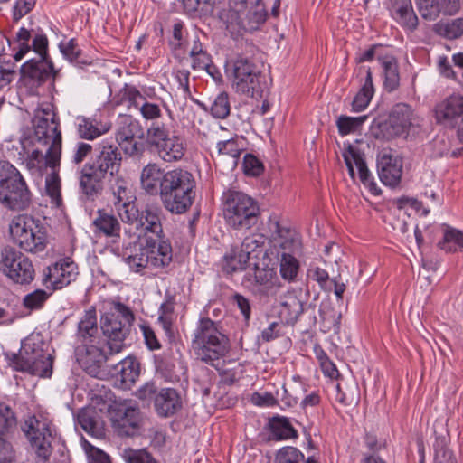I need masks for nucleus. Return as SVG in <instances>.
I'll return each instance as SVG.
<instances>
[{
    "instance_id": "1",
    "label": "nucleus",
    "mask_w": 463,
    "mask_h": 463,
    "mask_svg": "<svg viewBox=\"0 0 463 463\" xmlns=\"http://www.w3.org/2000/svg\"><path fill=\"white\" fill-rule=\"evenodd\" d=\"M140 184L147 194L158 195L163 207L172 214L185 213L196 194L193 174L180 167L165 171L158 164L149 163L141 171Z\"/></svg>"
},
{
    "instance_id": "2",
    "label": "nucleus",
    "mask_w": 463,
    "mask_h": 463,
    "mask_svg": "<svg viewBox=\"0 0 463 463\" xmlns=\"http://www.w3.org/2000/svg\"><path fill=\"white\" fill-rule=\"evenodd\" d=\"M192 347L202 362L216 366L215 362L223 358L230 351V339L219 324L209 317L199 319L194 331Z\"/></svg>"
},
{
    "instance_id": "3",
    "label": "nucleus",
    "mask_w": 463,
    "mask_h": 463,
    "mask_svg": "<svg viewBox=\"0 0 463 463\" xmlns=\"http://www.w3.org/2000/svg\"><path fill=\"white\" fill-rule=\"evenodd\" d=\"M0 203L13 212L28 210L33 194L20 171L7 160H0Z\"/></svg>"
},
{
    "instance_id": "4",
    "label": "nucleus",
    "mask_w": 463,
    "mask_h": 463,
    "mask_svg": "<svg viewBox=\"0 0 463 463\" xmlns=\"http://www.w3.org/2000/svg\"><path fill=\"white\" fill-rule=\"evenodd\" d=\"M0 203L13 212L28 210L33 194L20 171L7 160H0Z\"/></svg>"
},
{
    "instance_id": "5",
    "label": "nucleus",
    "mask_w": 463,
    "mask_h": 463,
    "mask_svg": "<svg viewBox=\"0 0 463 463\" xmlns=\"http://www.w3.org/2000/svg\"><path fill=\"white\" fill-rule=\"evenodd\" d=\"M223 216L226 223L234 230H250L260 216L256 200L247 194L228 189L222 196Z\"/></svg>"
},
{
    "instance_id": "6",
    "label": "nucleus",
    "mask_w": 463,
    "mask_h": 463,
    "mask_svg": "<svg viewBox=\"0 0 463 463\" xmlns=\"http://www.w3.org/2000/svg\"><path fill=\"white\" fill-rule=\"evenodd\" d=\"M146 146L165 163L180 161L186 151L184 139L173 133L169 122L150 123L146 131Z\"/></svg>"
},
{
    "instance_id": "7",
    "label": "nucleus",
    "mask_w": 463,
    "mask_h": 463,
    "mask_svg": "<svg viewBox=\"0 0 463 463\" xmlns=\"http://www.w3.org/2000/svg\"><path fill=\"white\" fill-rule=\"evenodd\" d=\"M226 71L232 77L236 92L254 99L262 98L266 89L265 76L252 58L239 54L227 64Z\"/></svg>"
},
{
    "instance_id": "8",
    "label": "nucleus",
    "mask_w": 463,
    "mask_h": 463,
    "mask_svg": "<svg viewBox=\"0 0 463 463\" xmlns=\"http://www.w3.org/2000/svg\"><path fill=\"white\" fill-rule=\"evenodd\" d=\"M134 320L133 311L121 302L114 303L110 310L101 316L100 328L106 337L109 354H118L123 350L124 341L130 334Z\"/></svg>"
},
{
    "instance_id": "9",
    "label": "nucleus",
    "mask_w": 463,
    "mask_h": 463,
    "mask_svg": "<svg viewBox=\"0 0 463 463\" xmlns=\"http://www.w3.org/2000/svg\"><path fill=\"white\" fill-rule=\"evenodd\" d=\"M14 243L27 252L37 253L47 246L46 229L39 219L28 214L15 216L10 223Z\"/></svg>"
},
{
    "instance_id": "10",
    "label": "nucleus",
    "mask_w": 463,
    "mask_h": 463,
    "mask_svg": "<svg viewBox=\"0 0 463 463\" xmlns=\"http://www.w3.org/2000/svg\"><path fill=\"white\" fill-rule=\"evenodd\" d=\"M416 117L411 107L407 103H397L391 109L388 118L382 121L374 120L371 126V133L380 140H392L407 136L416 124Z\"/></svg>"
},
{
    "instance_id": "11",
    "label": "nucleus",
    "mask_w": 463,
    "mask_h": 463,
    "mask_svg": "<svg viewBox=\"0 0 463 463\" xmlns=\"http://www.w3.org/2000/svg\"><path fill=\"white\" fill-rule=\"evenodd\" d=\"M9 365L15 371L39 377H51L53 359L35 344L25 343L18 354H5Z\"/></svg>"
},
{
    "instance_id": "12",
    "label": "nucleus",
    "mask_w": 463,
    "mask_h": 463,
    "mask_svg": "<svg viewBox=\"0 0 463 463\" xmlns=\"http://www.w3.org/2000/svg\"><path fill=\"white\" fill-rule=\"evenodd\" d=\"M267 12L262 0H238L237 10L227 15L226 29L232 35L252 32L266 21Z\"/></svg>"
},
{
    "instance_id": "13",
    "label": "nucleus",
    "mask_w": 463,
    "mask_h": 463,
    "mask_svg": "<svg viewBox=\"0 0 463 463\" xmlns=\"http://www.w3.org/2000/svg\"><path fill=\"white\" fill-rule=\"evenodd\" d=\"M0 272L14 284L30 285L35 278L32 260L13 246L6 245L0 251Z\"/></svg>"
},
{
    "instance_id": "14",
    "label": "nucleus",
    "mask_w": 463,
    "mask_h": 463,
    "mask_svg": "<svg viewBox=\"0 0 463 463\" xmlns=\"http://www.w3.org/2000/svg\"><path fill=\"white\" fill-rule=\"evenodd\" d=\"M78 275L77 263L70 257H65L43 269L42 283L47 288L58 290L75 281Z\"/></svg>"
},
{
    "instance_id": "15",
    "label": "nucleus",
    "mask_w": 463,
    "mask_h": 463,
    "mask_svg": "<svg viewBox=\"0 0 463 463\" xmlns=\"http://www.w3.org/2000/svg\"><path fill=\"white\" fill-rule=\"evenodd\" d=\"M21 80L25 86L40 87L48 80L52 82L59 75L52 59H31L20 68Z\"/></svg>"
},
{
    "instance_id": "16",
    "label": "nucleus",
    "mask_w": 463,
    "mask_h": 463,
    "mask_svg": "<svg viewBox=\"0 0 463 463\" xmlns=\"http://www.w3.org/2000/svg\"><path fill=\"white\" fill-rule=\"evenodd\" d=\"M165 218L162 208L157 204H146L144 209L137 207V213L133 218H125L122 222L130 225H135L137 229H141L145 235L153 234L154 239L165 238V232L162 221Z\"/></svg>"
},
{
    "instance_id": "17",
    "label": "nucleus",
    "mask_w": 463,
    "mask_h": 463,
    "mask_svg": "<svg viewBox=\"0 0 463 463\" xmlns=\"http://www.w3.org/2000/svg\"><path fill=\"white\" fill-rule=\"evenodd\" d=\"M22 430L32 447L35 449L37 456L44 462L48 461L52 452V433L49 426L41 422L35 416H31L24 421Z\"/></svg>"
},
{
    "instance_id": "18",
    "label": "nucleus",
    "mask_w": 463,
    "mask_h": 463,
    "mask_svg": "<svg viewBox=\"0 0 463 463\" xmlns=\"http://www.w3.org/2000/svg\"><path fill=\"white\" fill-rule=\"evenodd\" d=\"M438 121L446 127L458 128L457 135L463 144V96L451 95L436 108Z\"/></svg>"
},
{
    "instance_id": "19",
    "label": "nucleus",
    "mask_w": 463,
    "mask_h": 463,
    "mask_svg": "<svg viewBox=\"0 0 463 463\" xmlns=\"http://www.w3.org/2000/svg\"><path fill=\"white\" fill-rule=\"evenodd\" d=\"M105 344V341H101L100 344L79 345L75 350L77 361L92 377L100 378L104 374L102 368L108 360V355L103 350Z\"/></svg>"
},
{
    "instance_id": "20",
    "label": "nucleus",
    "mask_w": 463,
    "mask_h": 463,
    "mask_svg": "<svg viewBox=\"0 0 463 463\" xmlns=\"http://www.w3.org/2000/svg\"><path fill=\"white\" fill-rule=\"evenodd\" d=\"M114 196V206L121 221L125 218H133L137 213V197L132 190V185L123 177L116 176L110 185Z\"/></svg>"
},
{
    "instance_id": "21",
    "label": "nucleus",
    "mask_w": 463,
    "mask_h": 463,
    "mask_svg": "<svg viewBox=\"0 0 463 463\" xmlns=\"http://www.w3.org/2000/svg\"><path fill=\"white\" fill-rule=\"evenodd\" d=\"M312 309V316L309 321V326H313L317 323L315 315V306L309 304L305 307V304L300 300L294 292H287L282 298L278 309V317L284 326H294L301 314L308 312Z\"/></svg>"
},
{
    "instance_id": "22",
    "label": "nucleus",
    "mask_w": 463,
    "mask_h": 463,
    "mask_svg": "<svg viewBox=\"0 0 463 463\" xmlns=\"http://www.w3.org/2000/svg\"><path fill=\"white\" fill-rule=\"evenodd\" d=\"M42 116H37L34 120V137L43 145L61 142V132L59 129L60 120L52 107L42 109Z\"/></svg>"
},
{
    "instance_id": "23",
    "label": "nucleus",
    "mask_w": 463,
    "mask_h": 463,
    "mask_svg": "<svg viewBox=\"0 0 463 463\" xmlns=\"http://www.w3.org/2000/svg\"><path fill=\"white\" fill-rule=\"evenodd\" d=\"M95 158L89 162L106 175L114 176L118 174L122 164V154L118 145L109 141H102L98 148Z\"/></svg>"
},
{
    "instance_id": "24",
    "label": "nucleus",
    "mask_w": 463,
    "mask_h": 463,
    "mask_svg": "<svg viewBox=\"0 0 463 463\" xmlns=\"http://www.w3.org/2000/svg\"><path fill=\"white\" fill-rule=\"evenodd\" d=\"M378 175L382 183L394 187L399 184L402 175V160L392 154L391 150H383L377 156Z\"/></svg>"
},
{
    "instance_id": "25",
    "label": "nucleus",
    "mask_w": 463,
    "mask_h": 463,
    "mask_svg": "<svg viewBox=\"0 0 463 463\" xmlns=\"http://www.w3.org/2000/svg\"><path fill=\"white\" fill-rule=\"evenodd\" d=\"M139 410L135 407L118 409L111 418L112 427L120 437H134L140 430Z\"/></svg>"
},
{
    "instance_id": "26",
    "label": "nucleus",
    "mask_w": 463,
    "mask_h": 463,
    "mask_svg": "<svg viewBox=\"0 0 463 463\" xmlns=\"http://www.w3.org/2000/svg\"><path fill=\"white\" fill-rule=\"evenodd\" d=\"M106 176L90 163L83 165L80 176V189L87 200L94 201L101 194Z\"/></svg>"
},
{
    "instance_id": "27",
    "label": "nucleus",
    "mask_w": 463,
    "mask_h": 463,
    "mask_svg": "<svg viewBox=\"0 0 463 463\" xmlns=\"http://www.w3.org/2000/svg\"><path fill=\"white\" fill-rule=\"evenodd\" d=\"M17 425V418L10 406L0 402V458L11 459L14 457L12 444L7 437Z\"/></svg>"
},
{
    "instance_id": "28",
    "label": "nucleus",
    "mask_w": 463,
    "mask_h": 463,
    "mask_svg": "<svg viewBox=\"0 0 463 463\" xmlns=\"http://www.w3.org/2000/svg\"><path fill=\"white\" fill-rule=\"evenodd\" d=\"M387 8L391 16L404 30L414 32L419 25L411 0H388Z\"/></svg>"
},
{
    "instance_id": "29",
    "label": "nucleus",
    "mask_w": 463,
    "mask_h": 463,
    "mask_svg": "<svg viewBox=\"0 0 463 463\" xmlns=\"http://www.w3.org/2000/svg\"><path fill=\"white\" fill-rule=\"evenodd\" d=\"M146 247H149L151 267L163 269L168 267L173 260V249L168 239H146Z\"/></svg>"
},
{
    "instance_id": "30",
    "label": "nucleus",
    "mask_w": 463,
    "mask_h": 463,
    "mask_svg": "<svg viewBox=\"0 0 463 463\" xmlns=\"http://www.w3.org/2000/svg\"><path fill=\"white\" fill-rule=\"evenodd\" d=\"M94 233L107 238L119 239L121 224L118 217L105 209H99L92 222Z\"/></svg>"
},
{
    "instance_id": "31",
    "label": "nucleus",
    "mask_w": 463,
    "mask_h": 463,
    "mask_svg": "<svg viewBox=\"0 0 463 463\" xmlns=\"http://www.w3.org/2000/svg\"><path fill=\"white\" fill-rule=\"evenodd\" d=\"M109 373L124 388H130L140 374V363L134 356H128L114 364Z\"/></svg>"
},
{
    "instance_id": "32",
    "label": "nucleus",
    "mask_w": 463,
    "mask_h": 463,
    "mask_svg": "<svg viewBox=\"0 0 463 463\" xmlns=\"http://www.w3.org/2000/svg\"><path fill=\"white\" fill-rule=\"evenodd\" d=\"M154 408L160 417L168 418L175 415L182 408V400L177 390L161 388Z\"/></svg>"
},
{
    "instance_id": "33",
    "label": "nucleus",
    "mask_w": 463,
    "mask_h": 463,
    "mask_svg": "<svg viewBox=\"0 0 463 463\" xmlns=\"http://www.w3.org/2000/svg\"><path fill=\"white\" fill-rule=\"evenodd\" d=\"M77 338L80 345L89 344H100L105 341L99 335L97 316L95 309L87 310L78 324Z\"/></svg>"
},
{
    "instance_id": "34",
    "label": "nucleus",
    "mask_w": 463,
    "mask_h": 463,
    "mask_svg": "<svg viewBox=\"0 0 463 463\" xmlns=\"http://www.w3.org/2000/svg\"><path fill=\"white\" fill-rule=\"evenodd\" d=\"M271 439L274 440H285L297 439L298 430L293 427L288 418L276 415L269 419V422Z\"/></svg>"
},
{
    "instance_id": "35",
    "label": "nucleus",
    "mask_w": 463,
    "mask_h": 463,
    "mask_svg": "<svg viewBox=\"0 0 463 463\" xmlns=\"http://www.w3.org/2000/svg\"><path fill=\"white\" fill-rule=\"evenodd\" d=\"M378 61L383 70V87L388 92H392L400 86L399 65L392 55L379 56Z\"/></svg>"
},
{
    "instance_id": "36",
    "label": "nucleus",
    "mask_w": 463,
    "mask_h": 463,
    "mask_svg": "<svg viewBox=\"0 0 463 463\" xmlns=\"http://www.w3.org/2000/svg\"><path fill=\"white\" fill-rule=\"evenodd\" d=\"M277 279V272L273 268L268 266L259 267L257 264L245 275V280L250 285L262 286L266 288H271Z\"/></svg>"
},
{
    "instance_id": "37",
    "label": "nucleus",
    "mask_w": 463,
    "mask_h": 463,
    "mask_svg": "<svg viewBox=\"0 0 463 463\" xmlns=\"http://www.w3.org/2000/svg\"><path fill=\"white\" fill-rule=\"evenodd\" d=\"M145 131L140 122L131 117L124 119L121 126L116 133V140L118 144H124V141H133V139H143Z\"/></svg>"
},
{
    "instance_id": "38",
    "label": "nucleus",
    "mask_w": 463,
    "mask_h": 463,
    "mask_svg": "<svg viewBox=\"0 0 463 463\" xmlns=\"http://www.w3.org/2000/svg\"><path fill=\"white\" fill-rule=\"evenodd\" d=\"M249 261L238 246H232L229 251H227L222 260V269L223 272L227 274H232L239 270L245 269Z\"/></svg>"
},
{
    "instance_id": "39",
    "label": "nucleus",
    "mask_w": 463,
    "mask_h": 463,
    "mask_svg": "<svg viewBox=\"0 0 463 463\" xmlns=\"http://www.w3.org/2000/svg\"><path fill=\"white\" fill-rule=\"evenodd\" d=\"M365 72L366 76L364 82L352 102V111L354 112H360L364 110L368 106L374 93L371 69L367 68Z\"/></svg>"
},
{
    "instance_id": "40",
    "label": "nucleus",
    "mask_w": 463,
    "mask_h": 463,
    "mask_svg": "<svg viewBox=\"0 0 463 463\" xmlns=\"http://www.w3.org/2000/svg\"><path fill=\"white\" fill-rule=\"evenodd\" d=\"M436 434L434 449V463H458L453 452L448 448L450 441L447 430L444 433Z\"/></svg>"
},
{
    "instance_id": "41",
    "label": "nucleus",
    "mask_w": 463,
    "mask_h": 463,
    "mask_svg": "<svg viewBox=\"0 0 463 463\" xmlns=\"http://www.w3.org/2000/svg\"><path fill=\"white\" fill-rule=\"evenodd\" d=\"M78 423L88 433L99 436L102 432L99 417L94 408H85L79 411Z\"/></svg>"
},
{
    "instance_id": "42",
    "label": "nucleus",
    "mask_w": 463,
    "mask_h": 463,
    "mask_svg": "<svg viewBox=\"0 0 463 463\" xmlns=\"http://www.w3.org/2000/svg\"><path fill=\"white\" fill-rule=\"evenodd\" d=\"M300 265L298 260L291 254L283 252L279 258V273L281 278L288 282L297 281Z\"/></svg>"
},
{
    "instance_id": "43",
    "label": "nucleus",
    "mask_w": 463,
    "mask_h": 463,
    "mask_svg": "<svg viewBox=\"0 0 463 463\" xmlns=\"http://www.w3.org/2000/svg\"><path fill=\"white\" fill-rule=\"evenodd\" d=\"M189 57L192 60L191 68L194 71H203L213 61L212 56L208 53L198 37L194 40L193 46L189 52Z\"/></svg>"
},
{
    "instance_id": "44",
    "label": "nucleus",
    "mask_w": 463,
    "mask_h": 463,
    "mask_svg": "<svg viewBox=\"0 0 463 463\" xmlns=\"http://www.w3.org/2000/svg\"><path fill=\"white\" fill-rule=\"evenodd\" d=\"M348 152L352 156L359 173V178L361 182L367 185L373 194H378L380 190L377 188L376 184L373 182V177L371 176L370 171L367 168L366 163L360 155L359 152L354 150L351 146L348 147Z\"/></svg>"
},
{
    "instance_id": "45",
    "label": "nucleus",
    "mask_w": 463,
    "mask_h": 463,
    "mask_svg": "<svg viewBox=\"0 0 463 463\" xmlns=\"http://www.w3.org/2000/svg\"><path fill=\"white\" fill-rule=\"evenodd\" d=\"M275 463H317L314 457L305 458L304 454L295 447L286 446L278 450Z\"/></svg>"
},
{
    "instance_id": "46",
    "label": "nucleus",
    "mask_w": 463,
    "mask_h": 463,
    "mask_svg": "<svg viewBox=\"0 0 463 463\" xmlns=\"http://www.w3.org/2000/svg\"><path fill=\"white\" fill-rule=\"evenodd\" d=\"M59 49L63 56L71 63L82 68L85 65L91 64L88 59L82 58L81 50L78 48L75 39H71L67 43L61 42Z\"/></svg>"
},
{
    "instance_id": "47",
    "label": "nucleus",
    "mask_w": 463,
    "mask_h": 463,
    "mask_svg": "<svg viewBox=\"0 0 463 463\" xmlns=\"http://www.w3.org/2000/svg\"><path fill=\"white\" fill-rule=\"evenodd\" d=\"M32 32L24 27H21L16 33L14 43L16 44L13 47L14 53L13 57L15 61H21L32 49V44L29 43L32 38Z\"/></svg>"
},
{
    "instance_id": "48",
    "label": "nucleus",
    "mask_w": 463,
    "mask_h": 463,
    "mask_svg": "<svg viewBox=\"0 0 463 463\" xmlns=\"http://www.w3.org/2000/svg\"><path fill=\"white\" fill-rule=\"evenodd\" d=\"M438 247L447 253L456 252L458 247L463 248V232L448 227L443 235V239L439 241Z\"/></svg>"
},
{
    "instance_id": "49",
    "label": "nucleus",
    "mask_w": 463,
    "mask_h": 463,
    "mask_svg": "<svg viewBox=\"0 0 463 463\" xmlns=\"http://www.w3.org/2000/svg\"><path fill=\"white\" fill-rule=\"evenodd\" d=\"M218 155L230 156L233 158L234 165L244 151L243 138L235 136L231 139L225 141H219L217 143Z\"/></svg>"
},
{
    "instance_id": "50",
    "label": "nucleus",
    "mask_w": 463,
    "mask_h": 463,
    "mask_svg": "<svg viewBox=\"0 0 463 463\" xmlns=\"http://www.w3.org/2000/svg\"><path fill=\"white\" fill-rule=\"evenodd\" d=\"M367 118V115L359 117L339 116L336 119V127L339 134L344 137L358 131Z\"/></svg>"
},
{
    "instance_id": "51",
    "label": "nucleus",
    "mask_w": 463,
    "mask_h": 463,
    "mask_svg": "<svg viewBox=\"0 0 463 463\" xmlns=\"http://www.w3.org/2000/svg\"><path fill=\"white\" fill-rule=\"evenodd\" d=\"M125 261L130 269L135 272H140L149 265L151 266L149 247H146V244L144 247H140L136 250L135 253L126 257Z\"/></svg>"
},
{
    "instance_id": "52",
    "label": "nucleus",
    "mask_w": 463,
    "mask_h": 463,
    "mask_svg": "<svg viewBox=\"0 0 463 463\" xmlns=\"http://www.w3.org/2000/svg\"><path fill=\"white\" fill-rule=\"evenodd\" d=\"M435 32L449 40L458 39L463 34V18H457L448 23H437Z\"/></svg>"
},
{
    "instance_id": "53",
    "label": "nucleus",
    "mask_w": 463,
    "mask_h": 463,
    "mask_svg": "<svg viewBox=\"0 0 463 463\" xmlns=\"http://www.w3.org/2000/svg\"><path fill=\"white\" fill-rule=\"evenodd\" d=\"M78 121V134L80 138L92 140L99 137L102 133L106 132V129L100 130L98 127V121L96 119L79 117Z\"/></svg>"
},
{
    "instance_id": "54",
    "label": "nucleus",
    "mask_w": 463,
    "mask_h": 463,
    "mask_svg": "<svg viewBox=\"0 0 463 463\" xmlns=\"http://www.w3.org/2000/svg\"><path fill=\"white\" fill-rule=\"evenodd\" d=\"M45 191L57 207L61 205V178L58 170L52 171L45 178Z\"/></svg>"
},
{
    "instance_id": "55",
    "label": "nucleus",
    "mask_w": 463,
    "mask_h": 463,
    "mask_svg": "<svg viewBox=\"0 0 463 463\" xmlns=\"http://www.w3.org/2000/svg\"><path fill=\"white\" fill-rule=\"evenodd\" d=\"M175 310V299L172 296H166L165 300L159 307L158 321L162 325L166 335L172 334L173 315Z\"/></svg>"
},
{
    "instance_id": "56",
    "label": "nucleus",
    "mask_w": 463,
    "mask_h": 463,
    "mask_svg": "<svg viewBox=\"0 0 463 463\" xmlns=\"http://www.w3.org/2000/svg\"><path fill=\"white\" fill-rule=\"evenodd\" d=\"M50 296L51 294L44 289H35L24 297L23 306L29 311L40 310L44 307Z\"/></svg>"
},
{
    "instance_id": "57",
    "label": "nucleus",
    "mask_w": 463,
    "mask_h": 463,
    "mask_svg": "<svg viewBox=\"0 0 463 463\" xmlns=\"http://www.w3.org/2000/svg\"><path fill=\"white\" fill-rule=\"evenodd\" d=\"M211 115L217 119H224L231 113L229 94L225 91L217 95L210 108Z\"/></svg>"
},
{
    "instance_id": "58",
    "label": "nucleus",
    "mask_w": 463,
    "mask_h": 463,
    "mask_svg": "<svg viewBox=\"0 0 463 463\" xmlns=\"http://www.w3.org/2000/svg\"><path fill=\"white\" fill-rule=\"evenodd\" d=\"M267 238L260 233H254L244 238L239 249L250 260V255L262 251Z\"/></svg>"
},
{
    "instance_id": "59",
    "label": "nucleus",
    "mask_w": 463,
    "mask_h": 463,
    "mask_svg": "<svg viewBox=\"0 0 463 463\" xmlns=\"http://www.w3.org/2000/svg\"><path fill=\"white\" fill-rule=\"evenodd\" d=\"M319 316L324 327V332L333 331L335 334L340 332L342 318L341 313H336L333 310H326L325 308L320 307Z\"/></svg>"
},
{
    "instance_id": "60",
    "label": "nucleus",
    "mask_w": 463,
    "mask_h": 463,
    "mask_svg": "<svg viewBox=\"0 0 463 463\" xmlns=\"http://www.w3.org/2000/svg\"><path fill=\"white\" fill-rule=\"evenodd\" d=\"M417 5L422 18L425 20L433 21L439 17V14H444V9L438 0L417 2Z\"/></svg>"
},
{
    "instance_id": "61",
    "label": "nucleus",
    "mask_w": 463,
    "mask_h": 463,
    "mask_svg": "<svg viewBox=\"0 0 463 463\" xmlns=\"http://www.w3.org/2000/svg\"><path fill=\"white\" fill-rule=\"evenodd\" d=\"M123 457L127 463H157L153 456L145 449H124Z\"/></svg>"
},
{
    "instance_id": "62",
    "label": "nucleus",
    "mask_w": 463,
    "mask_h": 463,
    "mask_svg": "<svg viewBox=\"0 0 463 463\" xmlns=\"http://www.w3.org/2000/svg\"><path fill=\"white\" fill-rule=\"evenodd\" d=\"M243 171L246 175L259 176L264 172V165L254 155L246 154L243 158Z\"/></svg>"
},
{
    "instance_id": "63",
    "label": "nucleus",
    "mask_w": 463,
    "mask_h": 463,
    "mask_svg": "<svg viewBox=\"0 0 463 463\" xmlns=\"http://www.w3.org/2000/svg\"><path fill=\"white\" fill-rule=\"evenodd\" d=\"M49 41L45 33L38 32L34 33L32 42L33 51L38 54L39 58L52 59L49 54Z\"/></svg>"
},
{
    "instance_id": "64",
    "label": "nucleus",
    "mask_w": 463,
    "mask_h": 463,
    "mask_svg": "<svg viewBox=\"0 0 463 463\" xmlns=\"http://www.w3.org/2000/svg\"><path fill=\"white\" fill-rule=\"evenodd\" d=\"M48 149L44 155V165L53 170L60 165L61 142L52 143L48 145Z\"/></svg>"
}]
</instances>
